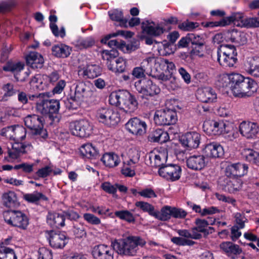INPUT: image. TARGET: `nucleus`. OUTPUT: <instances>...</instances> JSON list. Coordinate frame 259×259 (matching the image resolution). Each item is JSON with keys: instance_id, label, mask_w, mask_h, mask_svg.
Here are the masks:
<instances>
[{"instance_id": "obj_14", "label": "nucleus", "mask_w": 259, "mask_h": 259, "mask_svg": "<svg viewBox=\"0 0 259 259\" xmlns=\"http://www.w3.org/2000/svg\"><path fill=\"white\" fill-rule=\"evenodd\" d=\"M247 164L240 162L229 163L225 168V177L232 178H240L247 174Z\"/></svg>"}, {"instance_id": "obj_44", "label": "nucleus", "mask_w": 259, "mask_h": 259, "mask_svg": "<svg viewBox=\"0 0 259 259\" xmlns=\"http://www.w3.org/2000/svg\"><path fill=\"white\" fill-rule=\"evenodd\" d=\"M8 128L12 130L14 133V139L15 140L22 141L25 138L26 135L25 128L19 125H14L9 126Z\"/></svg>"}, {"instance_id": "obj_31", "label": "nucleus", "mask_w": 259, "mask_h": 259, "mask_svg": "<svg viewBox=\"0 0 259 259\" xmlns=\"http://www.w3.org/2000/svg\"><path fill=\"white\" fill-rule=\"evenodd\" d=\"M80 152L82 156L88 158L96 159L100 156L98 150L91 143L82 145L80 148Z\"/></svg>"}, {"instance_id": "obj_22", "label": "nucleus", "mask_w": 259, "mask_h": 259, "mask_svg": "<svg viewBox=\"0 0 259 259\" xmlns=\"http://www.w3.org/2000/svg\"><path fill=\"white\" fill-rule=\"evenodd\" d=\"M177 233L181 237H174L171 238V241L179 246H191L194 242L189 239H194V235L190 233L187 230H178Z\"/></svg>"}, {"instance_id": "obj_19", "label": "nucleus", "mask_w": 259, "mask_h": 259, "mask_svg": "<svg viewBox=\"0 0 259 259\" xmlns=\"http://www.w3.org/2000/svg\"><path fill=\"white\" fill-rule=\"evenodd\" d=\"M195 97L198 100L203 103L215 102L217 99V95L215 91L208 87L198 88Z\"/></svg>"}, {"instance_id": "obj_54", "label": "nucleus", "mask_w": 259, "mask_h": 259, "mask_svg": "<svg viewBox=\"0 0 259 259\" xmlns=\"http://www.w3.org/2000/svg\"><path fill=\"white\" fill-rule=\"evenodd\" d=\"M219 212L220 210L216 207L211 206L209 208H204L201 210L199 205H195V212L199 213L201 216L212 214Z\"/></svg>"}, {"instance_id": "obj_32", "label": "nucleus", "mask_w": 259, "mask_h": 259, "mask_svg": "<svg viewBox=\"0 0 259 259\" xmlns=\"http://www.w3.org/2000/svg\"><path fill=\"white\" fill-rule=\"evenodd\" d=\"M138 108V102L136 97L129 93L127 99L121 109L126 113H134Z\"/></svg>"}, {"instance_id": "obj_49", "label": "nucleus", "mask_w": 259, "mask_h": 259, "mask_svg": "<svg viewBox=\"0 0 259 259\" xmlns=\"http://www.w3.org/2000/svg\"><path fill=\"white\" fill-rule=\"evenodd\" d=\"M135 205L143 211L147 212L149 215L154 217L156 211H155L154 206L150 203L144 201H137L136 202Z\"/></svg>"}, {"instance_id": "obj_43", "label": "nucleus", "mask_w": 259, "mask_h": 259, "mask_svg": "<svg viewBox=\"0 0 259 259\" xmlns=\"http://www.w3.org/2000/svg\"><path fill=\"white\" fill-rule=\"evenodd\" d=\"M110 19L113 21H118L120 22L121 26L127 27L126 23L127 20L123 18L122 12L117 10H114L108 12Z\"/></svg>"}, {"instance_id": "obj_28", "label": "nucleus", "mask_w": 259, "mask_h": 259, "mask_svg": "<svg viewBox=\"0 0 259 259\" xmlns=\"http://www.w3.org/2000/svg\"><path fill=\"white\" fill-rule=\"evenodd\" d=\"M139 41L135 39L131 40L130 45H127L124 40L120 39H112L108 42V46L112 49H114V47L116 49H123L124 47H126V49H137L139 47Z\"/></svg>"}, {"instance_id": "obj_16", "label": "nucleus", "mask_w": 259, "mask_h": 259, "mask_svg": "<svg viewBox=\"0 0 259 259\" xmlns=\"http://www.w3.org/2000/svg\"><path fill=\"white\" fill-rule=\"evenodd\" d=\"M201 152L209 158H221L224 154L223 147L219 143L212 142L208 144H203Z\"/></svg>"}, {"instance_id": "obj_20", "label": "nucleus", "mask_w": 259, "mask_h": 259, "mask_svg": "<svg viewBox=\"0 0 259 259\" xmlns=\"http://www.w3.org/2000/svg\"><path fill=\"white\" fill-rule=\"evenodd\" d=\"M227 39L230 40L234 45H226L225 47L229 49H236L240 46L246 44L247 38L245 34L236 30H232L227 34Z\"/></svg>"}, {"instance_id": "obj_42", "label": "nucleus", "mask_w": 259, "mask_h": 259, "mask_svg": "<svg viewBox=\"0 0 259 259\" xmlns=\"http://www.w3.org/2000/svg\"><path fill=\"white\" fill-rule=\"evenodd\" d=\"M194 132H187L180 138L179 141L183 146L187 148H193L194 147Z\"/></svg>"}, {"instance_id": "obj_26", "label": "nucleus", "mask_w": 259, "mask_h": 259, "mask_svg": "<svg viewBox=\"0 0 259 259\" xmlns=\"http://www.w3.org/2000/svg\"><path fill=\"white\" fill-rule=\"evenodd\" d=\"M220 247L224 252L232 258H235L236 255L240 254L242 251V249L238 245L230 241L221 243Z\"/></svg>"}, {"instance_id": "obj_17", "label": "nucleus", "mask_w": 259, "mask_h": 259, "mask_svg": "<svg viewBox=\"0 0 259 259\" xmlns=\"http://www.w3.org/2000/svg\"><path fill=\"white\" fill-rule=\"evenodd\" d=\"M126 129L132 134L136 135H143L146 133L147 124L146 122L137 117L131 118L125 124Z\"/></svg>"}, {"instance_id": "obj_33", "label": "nucleus", "mask_w": 259, "mask_h": 259, "mask_svg": "<svg viewBox=\"0 0 259 259\" xmlns=\"http://www.w3.org/2000/svg\"><path fill=\"white\" fill-rule=\"evenodd\" d=\"M3 205L9 208H15L19 206L17 195L13 191L5 193L2 196Z\"/></svg>"}, {"instance_id": "obj_51", "label": "nucleus", "mask_w": 259, "mask_h": 259, "mask_svg": "<svg viewBox=\"0 0 259 259\" xmlns=\"http://www.w3.org/2000/svg\"><path fill=\"white\" fill-rule=\"evenodd\" d=\"M199 154H195V170H201L205 166V159L206 156L203 153L199 151H197Z\"/></svg>"}, {"instance_id": "obj_7", "label": "nucleus", "mask_w": 259, "mask_h": 259, "mask_svg": "<svg viewBox=\"0 0 259 259\" xmlns=\"http://www.w3.org/2000/svg\"><path fill=\"white\" fill-rule=\"evenodd\" d=\"M154 120L159 125H174L178 121L176 110L169 108L158 110L155 113Z\"/></svg>"}, {"instance_id": "obj_34", "label": "nucleus", "mask_w": 259, "mask_h": 259, "mask_svg": "<svg viewBox=\"0 0 259 259\" xmlns=\"http://www.w3.org/2000/svg\"><path fill=\"white\" fill-rule=\"evenodd\" d=\"M24 64L19 62L16 63L7 64L3 67V70L5 71H11L14 72V77L17 81H23L24 79L20 77L19 72L23 69Z\"/></svg>"}, {"instance_id": "obj_58", "label": "nucleus", "mask_w": 259, "mask_h": 259, "mask_svg": "<svg viewBox=\"0 0 259 259\" xmlns=\"http://www.w3.org/2000/svg\"><path fill=\"white\" fill-rule=\"evenodd\" d=\"M2 89L5 92L4 97H11L15 95L17 92H19V91L14 89L13 84L10 83L4 85Z\"/></svg>"}, {"instance_id": "obj_52", "label": "nucleus", "mask_w": 259, "mask_h": 259, "mask_svg": "<svg viewBox=\"0 0 259 259\" xmlns=\"http://www.w3.org/2000/svg\"><path fill=\"white\" fill-rule=\"evenodd\" d=\"M84 225L80 223L76 222L73 225V232L76 237L82 238L86 236Z\"/></svg>"}, {"instance_id": "obj_59", "label": "nucleus", "mask_w": 259, "mask_h": 259, "mask_svg": "<svg viewBox=\"0 0 259 259\" xmlns=\"http://www.w3.org/2000/svg\"><path fill=\"white\" fill-rule=\"evenodd\" d=\"M83 218L88 223L92 225H97L101 223L100 219L92 213H85Z\"/></svg>"}, {"instance_id": "obj_11", "label": "nucleus", "mask_w": 259, "mask_h": 259, "mask_svg": "<svg viewBox=\"0 0 259 259\" xmlns=\"http://www.w3.org/2000/svg\"><path fill=\"white\" fill-rule=\"evenodd\" d=\"M72 133L73 135L80 138L89 137L92 133L93 126L87 120L75 121L72 123Z\"/></svg>"}, {"instance_id": "obj_46", "label": "nucleus", "mask_w": 259, "mask_h": 259, "mask_svg": "<svg viewBox=\"0 0 259 259\" xmlns=\"http://www.w3.org/2000/svg\"><path fill=\"white\" fill-rule=\"evenodd\" d=\"M237 26L241 27H259V18H245L241 23L236 24Z\"/></svg>"}, {"instance_id": "obj_60", "label": "nucleus", "mask_w": 259, "mask_h": 259, "mask_svg": "<svg viewBox=\"0 0 259 259\" xmlns=\"http://www.w3.org/2000/svg\"><path fill=\"white\" fill-rule=\"evenodd\" d=\"M195 231L201 232L203 234L205 228L209 225V222L205 220L197 219L195 220Z\"/></svg>"}, {"instance_id": "obj_37", "label": "nucleus", "mask_w": 259, "mask_h": 259, "mask_svg": "<svg viewBox=\"0 0 259 259\" xmlns=\"http://www.w3.org/2000/svg\"><path fill=\"white\" fill-rule=\"evenodd\" d=\"M109 70L115 73H122L126 67L125 62L121 58H118L108 63Z\"/></svg>"}, {"instance_id": "obj_21", "label": "nucleus", "mask_w": 259, "mask_h": 259, "mask_svg": "<svg viewBox=\"0 0 259 259\" xmlns=\"http://www.w3.org/2000/svg\"><path fill=\"white\" fill-rule=\"evenodd\" d=\"M258 131V126L255 122L244 121L239 125L240 134L247 139H253L255 137Z\"/></svg>"}, {"instance_id": "obj_18", "label": "nucleus", "mask_w": 259, "mask_h": 259, "mask_svg": "<svg viewBox=\"0 0 259 259\" xmlns=\"http://www.w3.org/2000/svg\"><path fill=\"white\" fill-rule=\"evenodd\" d=\"M114 250L113 247L100 244L94 246L92 253L95 259H113Z\"/></svg>"}, {"instance_id": "obj_15", "label": "nucleus", "mask_w": 259, "mask_h": 259, "mask_svg": "<svg viewBox=\"0 0 259 259\" xmlns=\"http://www.w3.org/2000/svg\"><path fill=\"white\" fill-rule=\"evenodd\" d=\"M48 233L50 237V244L54 248H62L68 242L69 238L66 236L65 232L50 230Z\"/></svg>"}, {"instance_id": "obj_45", "label": "nucleus", "mask_w": 259, "mask_h": 259, "mask_svg": "<svg viewBox=\"0 0 259 259\" xmlns=\"http://www.w3.org/2000/svg\"><path fill=\"white\" fill-rule=\"evenodd\" d=\"M145 74L152 75V71H150L146 66H143L141 64L140 66L135 67L132 73V74L137 78L144 77Z\"/></svg>"}, {"instance_id": "obj_62", "label": "nucleus", "mask_w": 259, "mask_h": 259, "mask_svg": "<svg viewBox=\"0 0 259 259\" xmlns=\"http://www.w3.org/2000/svg\"><path fill=\"white\" fill-rule=\"evenodd\" d=\"M101 188L104 191L109 194H114L116 192L115 184L113 185L110 182H106L102 183Z\"/></svg>"}, {"instance_id": "obj_64", "label": "nucleus", "mask_w": 259, "mask_h": 259, "mask_svg": "<svg viewBox=\"0 0 259 259\" xmlns=\"http://www.w3.org/2000/svg\"><path fill=\"white\" fill-rule=\"evenodd\" d=\"M52 169L51 167L46 166L44 167L39 169L36 172L38 177L45 178L50 175L52 172Z\"/></svg>"}, {"instance_id": "obj_57", "label": "nucleus", "mask_w": 259, "mask_h": 259, "mask_svg": "<svg viewBox=\"0 0 259 259\" xmlns=\"http://www.w3.org/2000/svg\"><path fill=\"white\" fill-rule=\"evenodd\" d=\"M29 83L33 89H35L39 91L44 90L45 85L42 84V81L40 76H34L31 78Z\"/></svg>"}, {"instance_id": "obj_25", "label": "nucleus", "mask_w": 259, "mask_h": 259, "mask_svg": "<svg viewBox=\"0 0 259 259\" xmlns=\"http://www.w3.org/2000/svg\"><path fill=\"white\" fill-rule=\"evenodd\" d=\"M26 64L33 69H40L44 64L42 56L36 52H30L25 56Z\"/></svg>"}, {"instance_id": "obj_30", "label": "nucleus", "mask_w": 259, "mask_h": 259, "mask_svg": "<svg viewBox=\"0 0 259 259\" xmlns=\"http://www.w3.org/2000/svg\"><path fill=\"white\" fill-rule=\"evenodd\" d=\"M65 216L57 213H49L47 223L52 228H59L65 225Z\"/></svg>"}, {"instance_id": "obj_29", "label": "nucleus", "mask_w": 259, "mask_h": 259, "mask_svg": "<svg viewBox=\"0 0 259 259\" xmlns=\"http://www.w3.org/2000/svg\"><path fill=\"white\" fill-rule=\"evenodd\" d=\"M150 24H154V23L153 21L150 22L149 20H146L142 23L141 27L143 32L154 36H158L164 32V29L163 27L160 26L154 27L150 26Z\"/></svg>"}, {"instance_id": "obj_9", "label": "nucleus", "mask_w": 259, "mask_h": 259, "mask_svg": "<svg viewBox=\"0 0 259 259\" xmlns=\"http://www.w3.org/2000/svg\"><path fill=\"white\" fill-rule=\"evenodd\" d=\"M218 184L220 189L230 193H235L241 189L242 182L239 179L222 176L219 179Z\"/></svg>"}, {"instance_id": "obj_23", "label": "nucleus", "mask_w": 259, "mask_h": 259, "mask_svg": "<svg viewBox=\"0 0 259 259\" xmlns=\"http://www.w3.org/2000/svg\"><path fill=\"white\" fill-rule=\"evenodd\" d=\"M243 69L248 74L259 78V57L247 58L244 62Z\"/></svg>"}, {"instance_id": "obj_56", "label": "nucleus", "mask_w": 259, "mask_h": 259, "mask_svg": "<svg viewBox=\"0 0 259 259\" xmlns=\"http://www.w3.org/2000/svg\"><path fill=\"white\" fill-rule=\"evenodd\" d=\"M193 36V34L188 33L185 37H182L178 42V46L179 48H187L189 45L194 44V41L193 40L192 36Z\"/></svg>"}, {"instance_id": "obj_35", "label": "nucleus", "mask_w": 259, "mask_h": 259, "mask_svg": "<svg viewBox=\"0 0 259 259\" xmlns=\"http://www.w3.org/2000/svg\"><path fill=\"white\" fill-rule=\"evenodd\" d=\"M101 160L106 166L109 167L117 166L120 161L119 156L114 153H105Z\"/></svg>"}, {"instance_id": "obj_6", "label": "nucleus", "mask_w": 259, "mask_h": 259, "mask_svg": "<svg viewBox=\"0 0 259 259\" xmlns=\"http://www.w3.org/2000/svg\"><path fill=\"white\" fill-rule=\"evenodd\" d=\"M96 117L100 122L109 127L115 126L120 121L118 113L108 107L99 108Z\"/></svg>"}, {"instance_id": "obj_36", "label": "nucleus", "mask_w": 259, "mask_h": 259, "mask_svg": "<svg viewBox=\"0 0 259 259\" xmlns=\"http://www.w3.org/2000/svg\"><path fill=\"white\" fill-rule=\"evenodd\" d=\"M221 51V50H218V61L221 65L230 66L236 62L237 58L232 57L231 53L224 52L222 56Z\"/></svg>"}, {"instance_id": "obj_24", "label": "nucleus", "mask_w": 259, "mask_h": 259, "mask_svg": "<svg viewBox=\"0 0 259 259\" xmlns=\"http://www.w3.org/2000/svg\"><path fill=\"white\" fill-rule=\"evenodd\" d=\"M129 93L128 91L123 90L112 92L109 97V103L121 110Z\"/></svg>"}, {"instance_id": "obj_53", "label": "nucleus", "mask_w": 259, "mask_h": 259, "mask_svg": "<svg viewBox=\"0 0 259 259\" xmlns=\"http://www.w3.org/2000/svg\"><path fill=\"white\" fill-rule=\"evenodd\" d=\"M244 18L243 14L236 13H233L231 16L224 18V20L226 21V25L230 24L232 22L236 25L239 23H241Z\"/></svg>"}, {"instance_id": "obj_38", "label": "nucleus", "mask_w": 259, "mask_h": 259, "mask_svg": "<svg viewBox=\"0 0 259 259\" xmlns=\"http://www.w3.org/2000/svg\"><path fill=\"white\" fill-rule=\"evenodd\" d=\"M23 199L29 203L38 204L40 200L47 201L48 197L42 193L34 191L32 193H27L23 195Z\"/></svg>"}, {"instance_id": "obj_12", "label": "nucleus", "mask_w": 259, "mask_h": 259, "mask_svg": "<svg viewBox=\"0 0 259 259\" xmlns=\"http://www.w3.org/2000/svg\"><path fill=\"white\" fill-rule=\"evenodd\" d=\"M10 218H5L6 222L12 226L25 230L29 224V220L25 214L20 211L10 210Z\"/></svg>"}, {"instance_id": "obj_47", "label": "nucleus", "mask_w": 259, "mask_h": 259, "mask_svg": "<svg viewBox=\"0 0 259 259\" xmlns=\"http://www.w3.org/2000/svg\"><path fill=\"white\" fill-rule=\"evenodd\" d=\"M101 53L103 59L107 61V65L109 62L118 58L119 53L117 50H103Z\"/></svg>"}, {"instance_id": "obj_41", "label": "nucleus", "mask_w": 259, "mask_h": 259, "mask_svg": "<svg viewBox=\"0 0 259 259\" xmlns=\"http://www.w3.org/2000/svg\"><path fill=\"white\" fill-rule=\"evenodd\" d=\"M172 207L164 206L161 208L160 211H156L154 217L162 221H167L172 217Z\"/></svg>"}, {"instance_id": "obj_48", "label": "nucleus", "mask_w": 259, "mask_h": 259, "mask_svg": "<svg viewBox=\"0 0 259 259\" xmlns=\"http://www.w3.org/2000/svg\"><path fill=\"white\" fill-rule=\"evenodd\" d=\"M116 217L119 219L124 220L128 223L135 222V219L133 214L128 210H122L119 211H116L114 213Z\"/></svg>"}, {"instance_id": "obj_50", "label": "nucleus", "mask_w": 259, "mask_h": 259, "mask_svg": "<svg viewBox=\"0 0 259 259\" xmlns=\"http://www.w3.org/2000/svg\"><path fill=\"white\" fill-rule=\"evenodd\" d=\"M0 259H17L13 249L6 247L0 248Z\"/></svg>"}, {"instance_id": "obj_27", "label": "nucleus", "mask_w": 259, "mask_h": 259, "mask_svg": "<svg viewBox=\"0 0 259 259\" xmlns=\"http://www.w3.org/2000/svg\"><path fill=\"white\" fill-rule=\"evenodd\" d=\"M102 70L101 67L98 65L89 64L85 68L79 69L78 74L89 78H94L100 75Z\"/></svg>"}, {"instance_id": "obj_39", "label": "nucleus", "mask_w": 259, "mask_h": 259, "mask_svg": "<svg viewBox=\"0 0 259 259\" xmlns=\"http://www.w3.org/2000/svg\"><path fill=\"white\" fill-rule=\"evenodd\" d=\"M242 155L245 160L250 163L259 166V152L251 149H244Z\"/></svg>"}, {"instance_id": "obj_61", "label": "nucleus", "mask_w": 259, "mask_h": 259, "mask_svg": "<svg viewBox=\"0 0 259 259\" xmlns=\"http://www.w3.org/2000/svg\"><path fill=\"white\" fill-rule=\"evenodd\" d=\"M197 259H213V255L206 250H203L201 248H196Z\"/></svg>"}, {"instance_id": "obj_63", "label": "nucleus", "mask_w": 259, "mask_h": 259, "mask_svg": "<svg viewBox=\"0 0 259 259\" xmlns=\"http://www.w3.org/2000/svg\"><path fill=\"white\" fill-rule=\"evenodd\" d=\"M37 259H53L52 251L48 249H40L38 252Z\"/></svg>"}, {"instance_id": "obj_40", "label": "nucleus", "mask_w": 259, "mask_h": 259, "mask_svg": "<svg viewBox=\"0 0 259 259\" xmlns=\"http://www.w3.org/2000/svg\"><path fill=\"white\" fill-rule=\"evenodd\" d=\"M152 141L160 144L165 143L169 140L168 133L161 129L155 130L150 136Z\"/></svg>"}, {"instance_id": "obj_3", "label": "nucleus", "mask_w": 259, "mask_h": 259, "mask_svg": "<svg viewBox=\"0 0 259 259\" xmlns=\"http://www.w3.org/2000/svg\"><path fill=\"white\" fill-rule=\"evenodd\" d=\"M91 91L86 84L79 82L75 87L74 95H70L66 102V107L69 109H77L82 102L85 100L91 95Z\"/></svg>"}, {"instance_id": "obj_4", "label": "nucleus", "mask_w": 259, "mask_h": 259, "mask_svg": "<svg viewBox=\"0 0 259 259\" xmlns=\"http://www.w3.org/2000/svg\"><path fill=\"white\" fill-rule=\"evenodd\" d=\"M44 118L37 115H28L24 119L25 125L32 131L34 135L39 136L43 139L48 137V133L44 128Z\"/></svg>"}, {"instance_id": "obj_10", "label": "nucleus", "mask_w": 259, "mask_h": 259, "mask_svg": "<svg viewBox=\"0 0 259 259\" xmlns=\"http://www.w3.org/2000/svg\"><path fill=\"white\" fill-rule=\"evenodd\" d=\"M60 108V103L57 100H50L48 97H44L40 102H37L36 109L44 115L51 117L53 113H57Z\"/></svg>"}, {"instance_id": "obj_13", "label": "nucleus", "mask_w": 259, "mask_h": 259, "mask_svg": "<svg viewBox=\"0 0 259 259\" xmlns=\"http://www.w3.org/2000/svg\"><path fill=\"white\" fill-rule=\"evenodd\" d=\"M181 172V167L176 164H162L158 170L159 175L161 177L171 181L179 180Z\"/></svg>"}, {"instance_id": "obj_1", "label": "nucleus", "mask_w": 259, "mask_h": 259, "mask_svg": "<svg viewBox=\"0 0 259 259\" xmlns=\"http://www.w3.org/2000/svg\"><path fill=\"white\" fill-rule=\"evenodd\" d=\"M227 79L235 97L247 98L253 96L257 91V83L251 78L233 73L223 78Z\"/></svg>"}, {"instance_id": "obj_55", "label": "nucleus", "mask_w": 259, "mask_h": 259, "mask_svg": "<svg viewBox=\"0 0 259 259\" xmlns=\"http://www.w3.org/2000/svg\"><path fill=\"white\" fill-rule=\"evenodd\" d=\"M159 66L162 69H164L167 71L168 73H172L173 75L174 70L175 69V65L172 62H169L167 59H164L161 60L159 64Z\"/></svg>"}, {"instance_id": "obj_2", "label": "nucleus", "mask_w": 259, "mask_h": 259, "mask_svg": "<svg viewBox=\"0 0 259 259\" xmlns=\"http://www.w3.org/2000/svg\"><path fill=\"white\" fill-rule=\"evenodd\" d=\"M146 242L139 236H129L120 240H115L111 246L118 254L134 256L136 254L139 246L143 247Z\"/></svg>"}, {"instance_id": "obj_8", "label": "nucleus", "mask_w": 259, "mask_h": 259, "mask_svg": "<svg viewBox=\"0 0 259 259\" xmlns=\"http://www.w3.org/2000/svg\"><path fill=\"white\" fill-rule=\"evenodd\" d=\"M203 128L209 135L218 136L229 133L230 127L222 120H208L204 122Z\"/></svg>"}, {"instance_id": "obj_5", "label": "nucleus", "mask_w": 259, "mask_h": 259, "mask_svg": "<svg viewBox=\"0 0 259 259\" xmlns=\"http://www.w3.org/2000/svg\"><path fill=\"white\" fill-rule=\"evenodd\" d=\"M135 86L138 93L142 94L141 98L146 100L160 92L159 87L149 79L139 80L135 82Z\"/></svg>"}]
</instances>
